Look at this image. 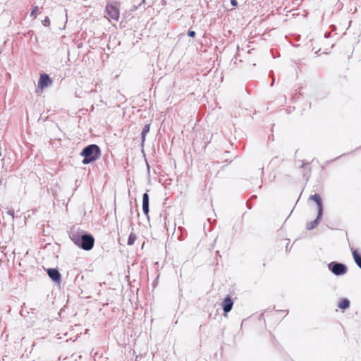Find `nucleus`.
I'll return each instance as SVG.
<instances>
[{"mask_svg":"<svg viewBox=\"0 0 361 361\" xmlns=\"http://www.w3.org/2000/svg\"><path fill=\"white\" fill-rule=\"evenodd\" d=\"M69 237L77 246L86 251L92 250L94 244L92 235L83 231L71 229Z\"/></svg>","mask_w":361,"mask_h":361,"instance_id":"1","label":"nucleus"},{"mask_svg":"<svg viewBox=\"0 0 361 361\" xmlns=\"http://www.w3.org/2000/svg\"><path fill=\"white\" fill-rule=\"evenodd\" d=\"M80 156L83 157L82 163L88 164L97 160L101 156V149L99 147L95 144H91L82 149Z\"/></svg>","mask_w":361,"mask_h":361,"instance_id":"2","label":"nucleus"},{"mask_svg":"<svg viewBox=\"0 0 361 361\" xmlns=\"http://www.w3.org/2000/svg\"><path fill=\"white\" fill-rule=\"evenodd\" d=\"M329 269L336 276H342L347 273L345 264L337 262H331L328 264Z\"/></svg>","mask_w":361,"mask_h":361,"instance_id":"3","label":"nucleus"},{"mask_svg":"<svg viewBox=\"0 0 361 361\" xmlns=\"http://www.w3.org/2000/svg\"><path fill=\"white\" fill-rule=\"evenodd\" d=\"M106 13L109 18L116 21L118 20L120 17V11L116 4H108L106 6Z\"/></svg>","mask_w":361,"mask_h":361,"instance_id":"4","label":"nucleus"},{"mask_svg":"<svg viewBox=\"0 0 361 361\" xmlns=\"http://www.w3.org/2000/svg\"><path fill=\"white\" fill-rule=\"evenodd\" d=\"M233 306V300L229 295H227L221 302V307L224 314H227L231 311Z\"/></svg>","mask_w":361,"mask_h":361,"instance_id":"5","label":"nucleus"},{"mask_svg":"<svg viewBox=\"0 0 361 361\" xmlns=\"http://www.w3.org/2000/svg\"><path fill=\"white\" fill-rule=\"evenodd\" d=\"M52 80H51L49 75L46 73L40 74L39 80L38 82V87L41 89L48 87L51 85Z\"/></svg>","mask_w":361,"mask_h":361,"instance_id":"6","label":"nucleus"},{"mask_svg":"<svg viewBox=\"0 0 361 361\" xmlns=\"http://www.w3.org/2000/svg\"><path fill=\"white\" fill-rule=\"evenodd\" d=\"M47 274L51 280L57 283H60L61 281V275L59 270L54 268H49L47 269Z\"/></svg>","mask_w":361,"mask_h":361,"instance_id":"7","label":"nucleus"},{"mask_svg":"<svg viewBox=\"0 0 361 361\" xmlns=\"http://www.w3.org/2000/svg\"><path fill=\"white\" fill-rule=\"evenodd\" d=\"M142 211L145 215L149 217V197L147 192H145L142 195Z\"/></svg>","mask_w":361,"mask_h":361,"instance_id":"8","label":"nucleus"},{"mask_svg":"<svg viewBox=\"0 0 361 361\" xmlns=\"http://www.w3.org/2000/svg\"><path fill=\"white\" fill-rule=\"evenodd\" d=\"M310 200H312L316 202L318 207V213H319L320 215H323V205L321 196L319 194H314L310 195Z\"/></svg>","mask_w":361,"mask_h":361,"instance_id":"9","label":"nucleus"},{"mask_svg":"<svg viewBox=\"0 0 361 361\" xmlns=\"http://www.w3.org/2000/svg\"><path fill=\"white\" fill-rule=\"evenodd\" d=\"M322 217V215H320L319 213H318L317 218L313 221L307 224L306 228L310 231L316 228L317 225L319 224Z\"/></svg>","mask_w":361,"mask_h":361,"instance_id":"10","label":"nucleus"},{"mask_svg":"<svg viewBox=\"0 0 361 361\" xmlns=\"http://www.w3.org/2000/svg\"><path fill=\"white\" fill-rule=\"evenodd\" d=\"M351 250L355 264L360 269H361V255L358 253V252L356 250L351 248Z\"/></svg>","mask_w":361,"mask_h":361,"instance_id":"11","label":"nucleus"},{"mask_svg":"<svg viewBox=\"0 0 361 361\" xmlns=\"http://www.w3.org/2000/svg\"><path fill=\"white\" fill-rule=\"evenodd\" d=\"M150 129V124H146L144 128H142V133H141V139H142V144L143 145L145 141V137L147 134L149 133Z\"/></svg>","mask_w":361,"mask_h":361,"instance_id":"12","label":"nucleus"},{"mask_svg":"<svg viewBox=\"0 0 361 361\" xmlns=\"http://www.w3.org/2000/svg\"><path fill=\"white\" fill-rule=\"evenodd\" d=\"M350 307V301L347 298L342 299L338 303L340 309L345 310Z\"/></svg>","mask_w":361,"mask_h":361,"instance_id":"13","label":"nucleus"},{"mask_svg":"<svg viewBox=\"0 0 361 361\" xmlns=\"http://www.w3.org/2000/svg\"><path fill=\"white\" fill-rule=\"evenodd\" d=\"M135 240H136V235L133 232L130 233L128 236V242H127L128 245H133L134 244Z\"/></svg>","mask_w":361,"mask_h":361,"instance_id":"14","label":"nucleus"},{"mask_svg":"<svg viewBox=\"0 0 361 361\" xmlns=\"http://www.w3.org/2000/svg\"><path fill=\"white\" fill-rule=\"evenodd\" d=\"M38 7L37 6H35L32 10V12L30 13V16L31 17H33V18H36V14H37V12L38 11Z\"/></svg>","mask_w":361,"mask_h":361,"instance_id":"15","label":"nucleus"},{"mask_svg":"<svg viewBox=\"0 0 361 361\" xmlns=\"http://www.w3.org/2000/svg\"><path fill=\"white\" fill-rule=\"evenodd\" d=\"M42 24L44 25V26H48L50 24V20H49V18L48 17H46L45 19L44 20H42Z\"/></svg>","mask_w":361,"mask_h":361,"instance_id":"16","label":"nucleus"},{"mask_svg":"<svg viewBox=\"0 0 361 361\" xmlns=\"http://www.w3.org/2000/svg\"><path fill=\"white\" fill-rule=\"evenodd\" d=\"M7 214L10 215L11 217H12V219L13 220L14 219V210L13 209H9L8 212H7Z\"/></svg>","mask_w":361,"mask_h":361,"instance_id":"17","label":"nucleus"},{"mask_svg":"<svg viewBox=\"0 0 361 361\" xmlns=\"http://www.w3.org/2000/svg\"><path fill=\"white\" fill-rule=\"evenodd\" d=\"M188 35L189 37H195V32L194 30H188Z\"/></svg>","mask_w":361,"mask_h":361,"instance_id":"18","label":"nucleus"},{"mask_svg":"<svg viewBox=\"0 0 361 361\" xmlns=\"http://www.w3.org/2000/svg\"><path fill=\"white\" fill-rule=\"evenodd\" d=\"M231 4L233 6H238L237 0H231Z\"/></svg>","mask_w":361,"mask_h":361,"instance_id":"19","label":"nucleus"}]
</instances>
